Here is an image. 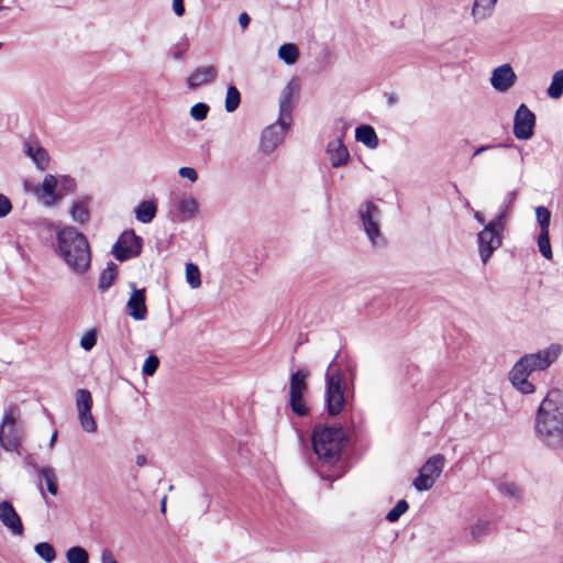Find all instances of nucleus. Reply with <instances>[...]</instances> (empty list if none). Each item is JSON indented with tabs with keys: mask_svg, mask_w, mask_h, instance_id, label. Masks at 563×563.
I'll list each match as a JSON object with an SVG mask.
<instances>
[{
	"mask_svg": "<svg viewBox=\"0 0 563 563\" xmlns=\"http://www.w3.org/2000/svg\"><path fill=\"white\" fill-rule=\"evenodd\" d=\"M12 210V205L10 199L0 194V218H3L10 213Z\"/></svg>",
	"mask_w": 563,
	"mask_h": 563,
	"instance_id": "nucleus-45",
	"label": "nucleus"
},
{
	"mask_svg": "<svg viewBox=\"0 0 563 563\" xmlns=\"http://www.w3.org/2000/svg\"><path fill=\"white\" fill-rule=\"evenodd\" d=\"M516 199H517V191L516 190L509 191L506 195L504 202L500 206L499 213L504 214V224H506L507 212L511 208V206L516 201Z\"/></svg>",
	"mask_w": 563,
	"mask_h": 563,
	"instance_id": "nucleus-44",
	"label": "nucleus"
},
{
	"mask_svg": "<svg viewBox=\"0 0 563 563\" xmlns=\"http://www.w3.org/2000/svg\"><path fill=\"white\" fill-rule=\"evenodd\" d=\"M217 68L214 66H202L196 68L187 78L189 89H196L202 85L212 82L217 77Z\"/></svg>",
	"mask_w": 563,
	"mask_h": 563,
	"instance_id": "nucleus-24",
	"label": "nucleus"
},
{
	"mask_svg": "<svg viewBox=\"0 0 563 563\" xmlns=\"http://www.w3.org/2000/svg\"><path fill=\"white\" fill-rule=\"evenodd\" d=\"M561 353V345L555 343L536 353L522 355L508 374L511 385L521 394L534 393L536 387L529 380V377L536 372L549 368L560 357Z\"/></svg>",
	"mask_w": 563,
	"mask_h": 563,
	"instance_id": "nucleus-2",
	"label": "nucleus"
},
{
	"mask_svg": "<svg viewBox=\"0 0 563 563\" xmlns=\"http://www.w3.org/2000/svg\"><path fill=\"white\" fill-rule=\"evenodd\" d=\"M355 139L371 150L378 146V136L373 126L363 124L355 130Z\"/></svg>",
	"mask_w": 563,
	"mask_h": 563,
	"instance_id": "nucleus-28",
	"label": "nucleus"
},
{
	"mask_svg": "<svg viewBox=\"0 0 563 563\" xmlns=\"http://www.w3.org/2000/svg\"><path fill=\"white\" fill-rule=\"evenodd\" d=\"M537 439L549 450L563 448V391L550 390L541 401L534 420Z\"/></svg>",
	"mask_w": 563,
	"mask_h": 563,
	"instance_id": "nucleus-1",
	"label": "nucleus"
},
{
	"mask_svg": "<svg viewBox=\"0 0 563 563\" xmlns=\"http://www.w3.org/2000/svg\"><path fill=\"white\" fill-rule=\"evenodd\" d=\"M101 563H118L112 552L108 549H104L101 552Z\"/></svg>",
	"mask_w": 563,
	"mask_h": 563,
	"instance_id": "nucleus-49",
	"label": "nucleus"
},
{
	"mask_svg": "<svg viewBox=\"0 0 563 563\" xmlns=\"http://www.w3.org/2000/svg\"><path fill=\"white\" fill-rule=\"evenodd\" d=\"M76 407L81 429L87 433L97 431V422L92 416V396L88 389L80 388L76 391Z\"/></svg>",
	"mask_w": 563,
	"mask_h": 563,
	"instance_id": "nucleus-12",
	"label": "nucleus"
},
{
	"mask_svg": "<svg viewBox=\"0 0 563 563\" xmlns=\"http://www.w3.org/2000/svg\"><path fill=\"white\" fill-rule=\"evenodd\" d=\"M180 177L195 183L198 179V174L192 167H180L178 170Z\"/></svg>",
	"mask_w": 563,
	"mask_h": 563,
	"instance_id": "nucleus-46",
	"label": "nucleus"
},
{
	"mask_svg": "<svg viewBox=\"0 0 563 563\" xmlns=\"http://www.w3.org/2000/svg\"><path fill=\"white\" fill-rule=\"evenodd\" d=\"M186 48H187V43H185L184 45H180V44H177L173 47V52H172V56L174 59H181L185 55V52H186Z\"/></svg>",
	"mask_w": 563,
	"mask_h": 563,
	"instance_id": "nucleus-47",
	"label": "nucleus"
},
{
	"mask_svg": "<svg viewBox=\"0 0 563 563\" xmlns=\"http://www.w3.org/2000/svg\"><path fill=\"white\" fill-rule=\"evenodd\" d=\"M145 462H146L145 456H143V455H139V456L136 457V464H137L139 466L144 465V464H145Z\"/></svg>",
	"mask_w": 563,
	"mask_h": 563,
	"instance_id": "nucleus-53",
	"label": "nucleus"
},
{
	"mask_svg": "<svg viewBox=\"0 0 563 563\" xmlns=\"http://www.w3.org/2000/svg\"><path fill=\"white\" fill-rule=\"evenodd\" d=\"M186 280L188 285L196 289L201 285V277L199 267L194 263L186 264Z\"/></svg>",
	"mask_w": 563,
	"mask_h": 563,
	"instance_id": "nucleus-35",
	"label": "nucleus"
},
{
	"mask_svg": "<svg viewBox=\"0 0 563 563\" xmlns=\"http://www.w3.org/2000/svg\"><path fill=\"white\" fill-rule=\"evenodd\" d=\"M23 433L20 408L16 405L8 406L0 422V446L7 452L20 454Z\"/></svg>",
	"mask_w": 563,
	"mask_h": 563,
	"instance_id": "nucleus-5",
	"label": "nucleus"
},
{
	"mask_svg": "<svg viewBox=\"0 0 563 563\" xmlns=\"http://www.w3.org/2000/svg\"><path fill=\"white\" fill-rule=\"evenodd\" d=\"M312 448L323 467H334L341 459L345 433L341 427L316 426L312 431Z\"/></svg>",
	"mask_w": 563,
	"mask_h": 563,
	"instance_id": "nucleus-4",
	"label": "nucleus"
},
{
	"mask_svg": "<svg viewBox=\"0 0 563 563\" xmlns=\"http://www.w3.org/2000/svg\"><path fill=\"white\" fill-rule=\"evenodd\" d=\"M536 219L540 227V232L537 239L539 252L547 260H552V250L549 239V227L551 222V212L548 208L539 206L536 208Z\"/></svg>",
	"mask_w": 563,
	"mask_h": 563,
	"instance_id": "nucleus-13",
	"label": "nucleus"
},
{
	"mask_svg": "<svg viewBox=\"0 0 563 563\" xmlns=\"http://www.w3.org/2000/svg\"><path fill=\"white\" fill-rule=\"evenodd\" d=\"M0 522L13 534L22 536L24 532L22 520L8 500L0 503Z\"/></svg>",
	"mask_w": 563,
	"mask_h": 563,
	"instance_id": "nucleus-20",
	"label": "nucleus"
},
{
	"mask_svg": "<svg viewBox=\"0 0 563 563\" xmlns=\"http://www.w3.org/2000/svg\"><path fill=\"white\" fill-rule=\"evenodd\" d=\"M158 365H159V360L157 356L155 355H150L144 364H143V367H142V373L144 376H153L157 368H158Z\"/></svg>",
	"mask_w": 563,
	"mask_h": 563,
	"instance_id": "nucleus-41",
	"label": "nucleus"
},
{
	"mask_svg": "<svg viewBox=\"0 0 563 563\" xmlns=\"http://www.w3.org/2000/svg\"><path fill=\"white\" fill-rule=\"evenodd\" d=\"M34 551L46 563H52L56 559V551L48 542H40L35 544Z\"/></svg>",
	"mask_w": 563,
	"mask_h": 563,
	"instance_id": "nucleus-32",
	"label": "nucleus"
},
{
	"mask_svg": "<svg viewBox=\"0 0 563 563\" xmlns=\"http://www.w3.org/2000/svg\"><path fill=\"white\" fill-rule=\"evenodd\" d=\"M23 153L31 158L37 169L45 170L49 166L48 152L41 145L37 139L29 137L23 141Z\"/></svg>",
	"mask_w": 563,
	"mask_h": 563,
	"instance_id": "nucleus-19",
	"label": "nucleus"
},
{
	"mask_svg": "<svg viewBox=\"0 0 563 563\" xmlns=\"http://www.w3.org/2000/svg\"><path fill=\"white\" fill-rule=\"evenodd\" d=\"M338 354L331 361L325 373V408L331 417H336L345 410L346 407V382L341 371L330 373V368L334 364Z\"/></svg>",
	"mask_w": 563,
	"mask_h": 563,
	"instance_id": "nucleus-6",
	"label": "nucleus"
},
{
	"mask_svg": "<svg viewBox=\"0 0 563 563\" xmlns=\"http://www.w3.org/2000/svg\"><path fill=\"white\" fill-rule=\"evenodd\" d=\"M241 102L240 91L235 86H229L225 96V110L228 112L235 111Z\"/></svg>",
	"mask_w": 563,
	"mask_h": 563,
	"instance_id": "nucleus-34",
	"label": "nucleus"
},
{
	"mask_svg": "<svg viewBox=\"0 0 563 563\" xmlns=\"http://www.w3.org/2000/svg\"><path fill=\"white\" fill-rule=\"evenodd\" d=\"M176 221L184 222L188 221L190 219H194L198 212H199V203L197 199L191 196L187 195L181 198H179L176 202Z\"/></svg>",
	"mask_w": 563,
	"mask_h": 563,
	"instance_id": "nucleus-23",
	"label": "nucleus"
},
{
	"mask_svg": "<svg viewBox=\"0 0 563 563\" xmlns=\"http://www.w3.org/2000/svg\"><path fill=\"white\" fill-rule=\"evenodd\" d=\"M209 106L203 102H198L190 108V115L196 121H202L207 118Z\"/></svg>",
	"mask_w": 563,
	"mask_h": 563,
	"instance_id": "nucleus-40",
	"label": "nucleus"
},
{
	"mask_svg": "<svg viewBox=\"0 0 563 563\" xmlns=\"http://www.w3.org/2000/svg\"><path fill=\"white\" fill-rule=\"evenodd\" d=\"M56 437H57V433H56V432H55V433H53V435H52V438H51V440H49V446H51V448L54 445V443H55V441H56Z\"/></svg>",
	"mask_w": 563,
	"mask_h": 563,
	"instance_id": "nucleus-55",
	"label": "nucleus"
},
{
	"mask_svg": "<svg viewBox=\"0 0 563 563\" xmlns=\"http://www.w3.org/2000/svg\"><path fill=\"white\" fill-rule=\"evenodd\" d=\"M504 230V214L498 213L494 220L485 224L483 230L477 233L478 253L484 264H486L494 252L503 245Z\"/></svg>",
	"mask_w": 563,
	"mask_h": 563,
	"instance_id": "nucleus-7",
	"label": "nucleus"
},
{
	"mask_svg": "<svg viewBox=\"0 0 563 563\" xmlns=\"http://www.w3.org/2000/svg\"><path fill=\"white\" fill-rule=\"evenodd\" d=\"M43 479L46 482L47 490L52 495L57 494V482H56V475L54 473V470L52 467H43L40 471Z\"/></svg>",
	"mask_w": 563,
	"mask_h": 563,
	"instance_id": "nucleus-36",
	"label": "nucleus"
},
{
	"mask_svg": "<svg viewBox=\"0 0 563 563\" xmlns=\"http://www.w3.org/2000/svg\"><path fill=\"white\" fill-rule=\"evenodd\" d=\"M56 254L76 274L90 267L91 253L87 238L74 227H64L56 232Z\"/></svg>",
	"mask_w": 563,
	"mask_h": 563,
	"instance_id": "nucleus-3",
	"label": "nucleus"
},
{
	"mask_svg": "<svg viewBox=\"0 0 563 563\" xmlns=\"http://www.w3.org/2000/svg\"><path fill=\"white\" fill-rule=\"evenodd\" d=\"M278 57L287 65H294L299 58V51L295 44H283L278 48Z\"/></svg>",
	"mask_w": 563,
	"mask_h": 563,
	"instance_id": "nucleus-30",
	"label": "nucleus"
},
{
	"mask_svg": "<svg viewBox=\"0 0 563 563\" xmlns=\"http://www.w3.org/2000/svg\"><path fill=\"white\" fill-rule=\"evenodd\" d=\"M173 10L177 16L185 13L184 0H173Z\"/></svg>",
	"mask_w": 563,
	"mask_h": 563,
	"instance_id": "nucleus-48",
	"label": "nucleus"
},
{
	"mask_svg": "<svg viewBox=\"0 0 563 563\" xmlns=\"http://www.w3.org/2000/svg\"><path fill=\"white\" fill-rule=\"evenodd\" d=\"M142 245L141 236L136 235L133 230H125L112 246V253L118 261L124 262L139 256L142 252Z\"/></svg>",
	"mask_w": 563,
	"mask_h": 563,
	"instance_id": "nucleus-10",
	"label": "nucleus"
},
{
	"mask_svg": "<svg viewBox=\"0 0 563 563\" xmlns=\"http://www.w3.org/2000/svg\"><path fill=\"white\" fill-rule=\"evenodd\" d=\"M490 527L487 521H478L471 528L473 539L478 540L481 537L486 536Z\"/></svg>",
	"mask_w": 563,
	"mask_h": 563,
	"instance_id": "nucleus-43",
	"label": "nucleus"
},
{
	"mask_svg": "<svg viewBox=\"0 0 563 563\" xmlns=\"http://www.w3.org/2000/svg\"><path fill=\"white\" fill-rule=\"evenodd\" d=\"M299 86L291 81L282 91L279 98V121L285 123H291L292 108L295 97L298 95Z\"/></svg>",
	"mask_w": 563,
	"mask_h": 563,
	"instance_id": "nucleus-21",
	"label": "nucleus"
},
{
	"mask_svg": "<svg viewBox=\"0 0 563 563\" xmlns=\"http://www.w3.org/2000/svg\"><path fill=\"white\" fill-rule=\"evenodd\" d=\"M57 179H58V191H60L63 194V196L65 194H73L76 190V181L74 178H71L67 175H62V176L57 177Z\"/></svg>",
	"mask_w": 563,
	"mask_h": 563,
	"instance_id": "nucleus-38",
	"label": "nucleus"
},
{
	"mask_svg": "<svg viewBox=\"0 0 563 563\" xmlns=\"http://www.w3.org/2000/svg\"><path fill=\"white\" fill-rule=\"evenodd\" d=\"M157 213L155 199L143 200L134 209L135 219L144 224L151 223Z\"/></svg>",
	"mask_w": 563,
	"mask_h": 563,
	"instance_id": "nucleus-26",
	"label": "nucleus"
},
{
	"mask_svg": "<svg viewBox=\"0 0 563 563\" xmlns=\"http://www.w3.org/2000/svg\"><path fill=\"white\" fill-rule=\"evenodd\" d=\"M498 490L500 494L511 499L517 500L520 498V489L515 483H501L498 486Z\"/></svg>",
	"mask_w": 563,
	"mask_h": 563,
	"instance_id": "nucleus-39",
	"label": "nucleus"
},
{
	"mask_svg": "<svg viewBox=\"0 0 563 563\" xmlns=\"http://www.w3.org/2000/svg\"><path fill=\"white\" fill-rule=\"evenodd\" d=\"M70 217L77 223H85L89 219V198L79 197L73 201Z\"/></svg>",
	"mask_w": 563,
	"mask_h": 563,
	"instance_id": "nucleus-27",
	"label": "nucleus"
},
{
	"mask_svg": "<svg viewBox=\"0 0 563 563\" xmlns=\"http://www.w3.org/2000/svg\"><path fill=\"white\" fill-rule=\"evenodd\" d=\"M536 125L534 113L525 104L521 103L514 117V134L518 140H529L533 135Z\"/></svg>",
	"mask_w": 563,
	"mask_h": 563,
	"instance_id": "nucleus-15",
	"label": "nucleus"
},
{
	"mask_svg": "<svg viewBox=\"0 0 563 563\" xmlns=\"http://www.w3.org/2000/svg\"><path fill=\"white\" fill-rule=\"evenodd\" d=\"M327 154L334 168L345 166L350 159L349 151L341 139H334L328 143Z\"/></svg>",
	"mask_w": 563,
	"mask_h": 563,
	"instance_id": "nucleus-22",
	"label": "nucleus"
},
{
	"mask_svg": "<svg viewBox=\"0 0 563 563\" xmlns=\"http://www.w3.org/2000/svg\"><path fill=\"white\" fill-rule=\"evenodd\" d=\"M517 75L509 64H503L492 71L490 85L501 93L509 91L516 84Z\"/></svg>",
	"mask_w": 563,
	"mask_h": 563,
	"instance_id": "nucleus-17",
	"label": "nucleus"
},
{
	"mask_svg": "<svg viewBox=\"0 0 563 563\" xmlns=\"http://www.w3.org/2000/svg\"><path fill=\"white\" fill-rule=\"evenodd\" d=\"M358 216L362 221L363 229L374 246L383 244L384 239L380 234L379 220L382 217L380 209L372 201L361 203Z\"/></svg>",
	"mask_w": 563,
	"mask_h": 563,
	"instance_id": "nucleus-8",
	"label": "nucleus"
},
{
	"mask_svg": "<svg viewBox=\"0 0 563 563\" xmlns=\"http://www.w3.org/2000/svg\"><path fill=\"white\" fill-rule=\"evenodd\" d=\"M118 276V267L114 263H109L99 276L98 288L101 291L109 289Z\"/></svg>",
	"mask_w": 563,
	"mask_h": 563,
	"instance_id": "nucleus-29",
	"label": "nucleus"
},
{
	"mask_svg": "<svg viewBox=\"0 0 563 563\" xmlns=\"http://www.w3.org/2000/svg\"><path fill=\"white\" fill-rule=\"evenodd\" d=\"M306 379L307 373L303 369H298L290 376L289 404L291 410L299 417L306 416L308 412L302 399V395L307 390Z\"/></svg>",
	"mask_w": 563,
	"mask_h": 563,
	"instance_id": "nucleus-11",
	"label": "nucleus"
},
{
	"mask_svg": "<svg viewBox=\"0 0 563 563\" xmlns=\"http://www.w3.org/2000/svg\"><path fill=\"white\" fill-rule=\"evenodd\" d=\"M250 21H251V19L246 12H242L239 15V23L243 30H245L249 26Z\"/></svg>",
	"mask_w": 563,
	"mask_h": 563,
	"instance_id": "nucleus-50",
	"label": "nucleus"
},
{
	"mask_svg": "<svg viewBox=\"0 0 563 563\" xmlns=\"http://www.w3.org/2000/svg\"><path fill=\"white\" fill-rule=\"evenodd\" d=\"M474 219H475L479 224H482V225H484V227H485V224H487V223L485 222V219H484L483 214H482L479 211H475V212H474Z\"/></svg>",
	"mask_w": 563,
	"mask_h": 563,
	"instance_id": "nucleus-51",
	"label": "nucleus"
},
{
	"mask_svg": "<svg viewBox=\"0 0 563 563\" xmlns=\"http://www.w3.org/2000/svg\"><path fill=\"white\" fill-rule=\"evenodd\" d=\"M36 196L45 207H53L63 199V194L58 191V179L52 174L45 175L40 188L35 190Z\"/></svg>",
	"mask_w": 563,
	"mask_h": 563,
	"instance_id": "nucleus-16",
	"label": "nucleus"
},
{
	"mask_svg": "<svg viewBox=\"0 0 563 563\" xmlns=\"http://www.w3.org/2000/svg\"><path fill=\"white\" fill-rule=\"evenodd\" d=\"M548 95L553 99H558L563 95V69L554 73L552 82L548 88Z\"/></svg>",
	"mask_w": 563,
	"mask_h": 563,
	"instance_id": "nucleus-33",
	"label": "nucleus"
},
{
	"mask_svg": "<svg viewBox=\"0 0 563 563\" xmlns=\"http://www.w3.org/2000/svg\"><path fill=\"white\" fill-rule=\"evenodd\" d=\"M445 459L442 454H434L419 470V475L413 481L417 490L423 492L432 488L442 473Z\"/></svg>",
	"mask_w": 563,
	"mask_h": 563,
	"instance_id": "nucleus-9",
	"label": "nucleus"
},
{
	"mask_svg": "<svg viewBox=\"0 0 563 563\" xmlns=\"http://www.w3.org/2000/svg\"><path fill=\"white\" fill-rule=\"evenodd\" d=\"M166 499H167V497L164 496L162 501H161V510H162V512L166 511Z\"/></svg>",
	"mask_w": 563,
	"mask_h": 563,
	"instance_id": "nucleus-54",
	"label": "nucleus"
},
{
	"mask_svg": "<svg viewBox=\"0 0 563 563\" xmlns=\"http://www.w3.org/2000/svg\"><path fill=\"white\" fill-rule=\"evenodd\" d=\"M97 343V332L95 330H90L84 334L80 339V346L85 351H90Z\"/></svg>",
	"mask_w": 563,
	"mask_h": 563,
	"instance_id": "nucleus-42",
	"label": "nucleus"
},
{
	"mask_svg": "<svg viewBox=\"0 0 563 563\" xmlns=\"http://www.w3.org/2000/svg\"><path fill=\"white\" fill-rule=\"evenodd\" d=\"M498 0H474L472 4L471 15L475 23H481L495 12Z\"/></svg>",
	"mask_w": 563,
	"mask_h": 563,
	"instance_id": "nucleus-25",
	"label": "nucleus"
},
{
	"mask_svg": "<svg viewBox=\"0 0 563 563\" xmlns=\"http://www.w3.org/2000/svg\"><path fill=\"white\" fill-rule=\"evenodd\" d=\"M409 505L405 499L399 500L386 515V520L396 522L408 510Z\"/></svg>",
	"mask_w": 563,
	"mask_h": 563,
	"instance_id": "nucleus-37",
	"label": "nucleus"
},
{
	"mask_svg": "<svg viewBox=\"0 0 563 563\" xmlns=\"http://www.w3.org/2000/svg\"><path fill=\"white\" fill-rule=\"evenodd\" d=\"M66 560L68 563H88L89 554L82 547L75 545L66 551Z\"/></svg>",
	"mask_w": 563,
	"mask_h": 563,
	"instance_id": "nucleus-31",
	"label": "nucleus"
},
{
	"mask_svg": "<svg viewBox=\"0 0 563 563\" xmlns=\"http://www.w3.org/2000/svg\"><path fill=\"white\" fill-rule=\"evenodd\" d=\"M333 477H340L341 476V472H338L335 473L334 475H332Z\"/></svg>",
	"mask_w": 563,
	"mask_h": 563,
	"instance_id": "nucleus-56",
	"label": "nucleus"
},
{
	"mask_svg": "<svg viewBox=\"0 0 563 563\" xmlns=\"http://www.w3.org/2000/svg\"><path fill=\"white\" fill-rule=\"evenodd\" d=\"M489 148H492V146H490V145H483V146H479L478 148H476V150H475V152H474L473 156H477V155L482 154L483 152H485V151H487V150H489Z\"/></svg>",
	"mask_w": 563,
	"mask_h": 563,
	"instance_id": "nucleus-52",
	"label": "nucleus"
},
{
	"mask_svg": "<svg viewBox=\"0 0 563 563\" xmlns=\"http://www.w3.org/2000/svg\"><path fill=\"white\" fill-rule=\"evenodd\" d=\"M132 290L126 302L128 314L136 321L145 320L147 316L145 288H136L135 284H130Z\"/></svg>",
	"mask_w": 563,
	"mask_h": 563,
	"instance_id": "nucleus-18",
	"label": "nucleus"
},
{
	"mask_svg": "<svg viewBox=\"0 0 563 563\" xmlns=\"http://www.w3.org/2000/svg\"><path fill=\"white\" fill-rule=\"evenodd\" d=\"M290 124L291 123H285L284 121L280 122L278 118L275 123L265 128L262 132L260 144L262 152L265 154L273 153L283 142Z\"/></svg>",
	"mask_w": 563,
	"mask_h": 563,
	"instance_id": "nucleus-14",
	"label": "nucleus"
}]
</instances>
